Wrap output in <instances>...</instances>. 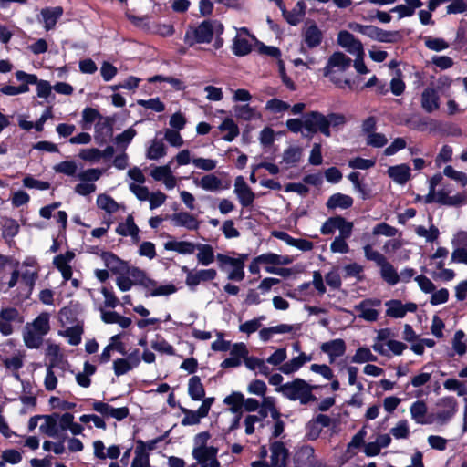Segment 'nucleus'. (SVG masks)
Masks as SVG:
<instances>
[{"instance_id": "obj_2", "label": "nucleus", "mask_w": 467, "mask_h": 467, "mask_svg": "<svg viewBox=\"0 0 467 467\" xmlns=\"http://www.w3.org/2000/svg\"><path fill=\"white\" fill-rule=\"evenodd\" d=\"M351 66V59L342 52L333 53L324 68V76L328 78L337 88H351L349 79L343 78V74Z\"/></svg>"}, {"instance_id": "obj_60", "label": "nucleus", "mask_w": 467, "mask_h": 467, "mask_svg": "<svg viewBox=\"0 0 467 467\" xmlns=\"http://www.w3.org/2000/svg\"><path fill=\"white\" fill-rule=\"evenodd\" d=\"M415 233L426 240V242H433L439 236V230L434 225H431L429 229L422 225H419L415 228Z\"/></svg>"}, {"instance_id": "obj_33", "label": "nucleus", "mask_w": 467, "mask_h": 467, "mask_svg": "<svg viewBox=\"0 0 467 467\" xmlns=\"http://www.w3.org/2000/svg\"><path fill=\"white\" fill-rule=\"evenodd\" d=\"M63 15V8L60 6L47 7L41 10L42 21L47 31L53 29L57 20Z\"/></svg>"}, {"instance_id": "obj_34", "label": "nucleus", "mask_w": 467, "mask_h": 467, "mask_svg": "<svg viewBox=\"0 0 467 467\" xmlns=\"http://www.w3.org/2000/svg\"><path fill=\"white\" fill-rule=\"evenodd\" d=\"M196 244L189 241L170 240L164 244L167 251H174L178 254L189 255L196 251Z\"/></svg>"}, {"instance_id": "obj_3", "label": "nucleus", "mask_w": 467, "mask_h": 467, "mask_svg": "<svg viewBox=\"0 0 467 467\" xmlns=\"http://www.w3.org/2000/svg\"><path fill=\"white\" fill-rule=\"evenodd\" d=\"M317 388V386L310 385L306 380L296 378L292 381L285 383L283 386L275 388V391L289 400H298L301 405H306L316 400L313 390Z\"/></svg>"}, {"instance_id": "obj_58", "label": "nucleus", "mask_w": 467, "mask_h": 467, "mask_svg": "<svg viewBox=\"0 0 467 467\" xmlns=\"http://www.w3.org/2000/svg\"><path fill=\"white\" fill-rule=\"evenodd\" d=\"M78 157L90 163H98L102 159L101 150L96 148H88L80 150Z\"/></svg>"}, {"instance_id": "obj_53", "label": "nucleus", "mask_w": 467, "mask_h": 467, "mask_svg": "<svg viewBox=\"0 0 467 467\" xmlns=\"http://www.w3.org/2000/svg\"><path fill=\"white\" fill-rule=\"evenodd\" d=\"M54 170L57 173L67 176H76L78 172V165L74 161H64L54 166Z\"/></svg>"}, {"instance_id": "obj_23", "label": "nucleus", "mask_w": 467, "mask_h": 467, "mask_svg": "<svg viewBox=\"0 0 467 467\" xmlns=\"http://www.w3.org/2000/svg\"><path fill=\"white\" fill-rule=\"evenodd\" d=\"M217 276V271L213 268L201 269L189 273V276H186L185 284L191 288L194 289L202 282L213 281Z\"/></svg>"}, {"instance_id": "obj_25", "label": "nucleus", "mask_w": 467, "mask_h": 467, "mask_svg": "<svg viewBox=\"0 0 467 467\" xmlns=\"http://www.w3.org/2000/svg\"><path fill=\"white\" fill-rule=\"evenodd\" d=\"M256 41L254 36H244L237 34L233 39V53L236 56L243 57L249 54L252 50L253 43Z\"/></svg>"}, {"instance_id": "obj_57", "label": "nucleus", "mask_w": 467, "mask_h": 467, "mask_svg": "<svg viewBox=\"0 0 467 467\" xmlns=\"http://www.w3.org/2000/svg\"><path fill=\"white\" fill-rule=\"evenodd\" d=\"M443 387L445 389L449 391H454L458 394V396H465L467 395V386L465 383L456 379H448L443 382Z\"/></svg>"}, {"instance_id": "obj_26", "label": "nucleus", "mask_w": 467, "mask_h": 467, "mask_svg": "<svg viewBox=\"0 0 467 467\" xmlns=\"http://www.w3.org/2000/svg\"><path fill=\"white\" fill-rule=\"evenodd\" d=\"M311 360V355L300 352L298 356L281 365L278 369L285 375H291L298 371L305 364L310 362Z\"/></svg>"}, {"instance_id": "obj_1", "label": "nucleus", "mask_w": 467, "mask_h": 467, "mask_svg": "<svg viewBox=\"0 0 467 467\" xmlns=\"http://www.w3.org/2000/svg\"><path fill=\"white\" fill-rule=\"evenodd\" d=\"M50 331V314L40 313L32 322L26 323L23 329L25 346L30 349L39 348L45 336Z\"/></svg>"}, {"instance_id": "obj_10", "label": "nucleus", "mask_w": 467, "mask_h": 467, "mask_svg": "<svg viewBox=\"0 0 467 467\" xmlns=\"http://www.w3.org/2000/svg\"><path fill=\"white\" fill-rule=\"evenodd\" d=\"M437 406L435 420L440 424H445L455 415L458 404L453 397H445L438 402Z\"/></svg>"}, {"instance_id": "obj_59", "label": "nucleus", "mask_w": 467, "mask_h": 467, "mask_svg": "<svg viewBox=\"0 0 467 467\" xmlns=\"http://www.w3.org/2000/svg\"><path fill=\"white\" fill-rule=\"evenodd\" d=\"M151 348L155 351L162 354L170 356L175 354L173 347L160 336H157L156 338L151 342Z\"/></svg>"}, {"instance_id": "obj_29", "label": "nucleus", "mask_w": 467, "mask_h": 467, "mask_svg": "<svg viewBox=\"0 0 467 467\" xmlns=\"http://www.w3.org/2000/svg\"><path fill=\"white\" fill-rule=\"evenodd\" d=\"M172 223L177 227H184L187 230H197L200 226L198 219L187 212L175 213L171 216Z\"/></svg>"}, {"instance_id": "obj_11", "label": "nucleus", "mask_w": 467, "mask_h": 467, "mask_svg": "<svg viewBox=\"0 0 467 467\" xmlns=\"http://www.w3.org/2000/svg\"><path fill=\"white\" fill-rule=\"evenodd\" d=\"M213 402V398H207L202 400V405L200 406V408L197 410L182 409L184 417L182 420V424L184 426H191V425L198 424L202 418H204L208 415Z\"/></svg>"}, {"instance_id": "obj_5", "label": "nucleus", "mask_w": 467, "mask_h": 467, "mask_svg": "<svg viewBox=\"0 0 467 467\" xmlns=\"http://www.w3.org/2000/svg\"><path fill=\"white\" fill-rule=\"evenodd\" d=\"M235 257L224 254H217L216 260L221 271L227 274L230 281L241 282L244 279L245 262L249 258L248 254H237L233 252Z\"/></svg>"}, {"instance_id": "obj_48", "label": "nucleus", "mask_w": 467, "mask_h": 467, "mask_svg": "<svg viewBox=\"0 0 467 467\" xmlns=\"http://www.w3.org/2000/svg\"><path fill=\"white\" fill-rule=\"evenodd\" d=\"M403 38L400 31H388L379 27L376 41L381 43H397Z\"/></svg>"}, {"instance_id": "obj_7", "label": "nucleus", "mask_w": 467, "mask_h": 467, "mask_svg": "<svg viewBox=\"0 0 467 467\" xmlns=\"http://www.w3.org/2000/svg\"><path fill=\"white\" fill-rule=\"evenodd\" d=\"M75 258V253L73 251H67L65 254H58L54 257L53 264L61 273L64 282L68 280L71 281V285L78 288L80 282L77 278H72V268L70 263Z\"/></svg>"}, {"instance_id": "obj_12", "label": "nucleus", "mask_w": 467, "mask_h": 467, "mask_svg": "<svg viewBox=\"0 0 467 467\" xmlns=\"http://www.w3.org/2000/svg\"><path fill=\"white\" fill-rule=\"evenodd\" d=\"M142 287L146 290V296H167L177 291L173 284H161L150 276L147 277Z\"/></svg>"}, {"instance_id": "obj_21", "label": "nucleus", "mask_w": 467, "mask_h": 467, "mask_svg": "<svg viewBox=\"0 0 467 467\" xmlns=\"http://www.w3.org/2000/svg\"><path fill=\"white\" fill-rule=\"evenodd\" d=\"M270 452L269 467H286L289 452L282 441L271 442Z\"/></svg>"}, {"instance_id": "obj_4", "label": "nucleus", "mask_w": 467, "mask_h": 467, "mask_svg": "<svg viewBox=\"0 0 467 467\" xmlns=\"http://www.w3.org/2000/svg\"><path fill=\"white\" fill-rule=\"evenodd\" d=\"M223 31V25L215 20H206L197 26H191L187 29L184 36V42L189 46L195 44L210 43L214 34L221 35Z\"/></svg>"}, {"instance_id": "obj_47", "label": "nucleus", "mask_w": 467, "mask_h": 467, "mask_svg": "<svg viewBox=\"0 0 467 467\" xmlns=\"http://www.w3.org/2000/svg\"><path fill=\"white\" fill-rule=\"evenodd\" d=\"M166 155V147L161 140H153L147 150V158L158 160Z\"/></svg>"}, {"instance_id": "obj_38", "label": "nucleus", "mask_w": 467, "mask_h": 467, "mask_svg": "<svg viewBox=\"0 0 467 467\" xmlns=\"http://www.w3.org/2000/svg\"><path fill=\"white\" fill-rule=\"evenodd\" d=\"M266 363V360L253 356H248L244 360V365L249 370L265 377L269 376L271 372V369Z\"/></svg>"}, {"instance_id": "obj_14", "label": "nucleus", "mask_w": 467, "mask_h": 467, "mask_svg": "<svg viewBox=\"0 0 467 467\" xmlns=\"http://www.w3.org/2000/svg\"><path fill=\"white\" fill-rule=\"evenodd\" d=\"M92 409L105 418H112L117 420H122L129 415V409L127 407L114 408L109 403L94 400Z\"/></svg>"}, {"instance_id": "obj_45", "label": "nucleus", "mask_w": 467, "mask_h": 467, "mask_svg": "<svg viewBox=\"0 0 467 467\" xmlns=\"http://www.w3.org/2000/svg\"><path fill=\"white\" fill-rule=\"evenodd\" d=\"M377 360L378 357L367 347L358 348L351 358V361L356 364L376 362Z\"/></svg>"}, {"instance_id": "obj_43", "label": "nucleus", "mask_w": 467, "mask_h": 467, "mask_svg": "<svg viewBox=\"0 0 467 467\" xmlns=\"http://www.w3.org/2000/svg\"><path fill=\"white\" fill-rule=\"evenodd\" d=\"M234 111L237 118L244 120L256 119L261 117L256 109L251 107L249 104L236 105L234 107Z\"/></svg>"}, {"instance_id": "obj_32", "label": "nucleus", "mask_w": 467, "mask_h": 467, "mask_svg": "<svg viewBox=\"0 0 467 467\" xmlns=\"http://www.w3.org/2000/svg\"><path fill=\"white\" fill-rule=\"evenodd\" d=\"M101 259L108 269L115 274H124L128 264L110 252H103Z\"/></svg>"}, {"instance_id": "obj_13", "label": "nucleus", "mask_w": 467, "mask_h": 467, "mask_svg": "<svg viewBox=\"0 0 467 467\" xmlns=\"http://www.w3.org/2000/svg\"><path fill=\"white\" fill-rule=\"evenodd\" d=\"M248 358V349L244 343H234L230 349V357L221 363L222 368H237L242 364V360Z\"/></svg>"}, {"instance_id": "obj_62", "label": "nucleus", "mask_w": 467, "mask_h": 467, "mask_svg": "<svg viewBox=\"0 0 467 467\" xmlns=\"http://www.w3.org/2000/svg\"><path fill=\"white\" fill-rule=\"evenodd\" d=\"M424 43L426 47L436 52L445 50L450 47L443 38L439 37L427 36L424 39Z\"/></svg>"}, {"instance_id": "obj_16", "label": "nucleus", "mask_w": 467, "mask_h": 467, "mask_svg": "<svg viewBox=\"0 0 467 467\" xmlns=\"http://www.w3.org/2000/svg\"><path fill=\"white\" fill-rule=\"evenodd\" d=\"M337 43L353 56L365 55L362 43L348 31H340L338 33Z\"/></svg>"}, {"instance_id": "obj_44", "label": "nucleus", "mask_w": 467, "mask_h": 467, "mask_svg": "<svg viewBox=\"0 0 467 467\" xmlns=\"http://www.w3.org/2000/svg\"><path fill=\"white\" fill-rule=\"evenodd\" d=\"M188 393L194 400H201L203 399L205 391L199 377L193 376L189 379Z\"/></svg>"}, {"instance_id": "obj_20", "label": "nucleus", "mask_w": 467, "mask_h": 467, "mask_svg": "<svg viewBox=\"0 0 467 467\" xmlns=\"http://www.w3.org/2000/svg\"><path fill=\"white\" fill-rule=\"evenodd\" d=\"M420 105L427 113H432L440 109V95L434 85L431 84L423 89Z\"/></svg>"}, {"instance_id": "obj_61", "label": "nucleus", "mask_w": 467, "mask_h": 467, "mask_svg": "<svg viewBox=\"0 0 467 467\" xmlns=\"http://www.w3.org/2000/svg\"><path fill=\"white\" fill-rule=\"evenodd\" d=\"M136 134L137 132L133 128H129L115 138V143L118 147L126 149Z\"/></svg>"}, {"instance_id": "obj_8", "label": "nucleus", "mask_w": 467, "mask_h": 467, "mask_svg": "<svg viewBox=\"0 0 467 467\" xmlns=\"http://www.w3.org/2000/svg\"><path fill=\"white\" fill-rule=\"evenodd\" d=\"M140 364V354L139 349H135L126 358H119L113 362V370L117 377L127 374Z\"/></svg>"}, {"instance_id": "obj_35", "label": "nucleus", "mask_w": 467, "mask_h": 467, "mask_svg": "<svg viewBox=\"0 0 467 467\" xmlns=\"http://www.w3.org/2000/svg\"><path fill=\"white\" fill-rule=\"evenodd\" d=\"M43 420L44 422L39 427L40 431L51 438H60L59 421L56 419V413L43 416Z\"/></svg>"}, {"instance_id": "obj_63", "label": "nucleus", "mask_w": 467, "mask_h": 467, "mask_svg": "<svg viewBox=\"0 0 467 467\" xmlns=\"http://www.w3.org/2000/svg\"><path fill=\"white\" fill-rule=\"evenodd\" d=\"M124 274H127L131 278L134 285H138L140 286L143 285L144 282L148 277L147 274L143 270L134 266H128Z\"/></svg>"}, {"instance_id": "obj_28", "label": "nucleus", "mask_w": 467, "mask_h": 467, "mask_svg": "<svg viewBox=\"0 0 467 467\" xmlns=\"http://www.w3.org/2000/svg\"><path fill=\"white\" fill-rule=\"evenodd\" d=\"M387 173L394 182L400 185L406 184L411 177V170L406 163L389 167Z\"/></svg>"}, {"instance_id": "obj_41", "label": "nucleus", "mask_w": 467, "mask_h": 467, "mask_svg": "<svg viewBox=\"0 0 467 467\" xmlns=\"http://www.w3.org/2000/svg\"><path fill=\"white\" fill-rule=\"evenodd\" d=\"M382 279L390 285L400 282V276L394 266L386 259L379 266Z\"/></svg>"}, {"instance_id": "obj_15", "label": "nucleus", "mask_w": 467, "mask_h": 467, "mask_svg": "<svg viewBox=\"0 0 467 467\" xmlns=\"http://www.w3.org/2000/svg\"><path fill=\"white\" fill-rule=\"evenodd\" d=\"M234 192L243 207L251 206L255 199V194L243 176H237L235 178Z\"/></svg>"}, {"instance_id": "obj_37", "label": "nucleus", "mask_w": 467, "mask_h": 467, "mask_svg": "<svg viewBox=\"0 0 467 467\" xmlns=\"http://www.w3.org/2000/svg\"><path fill=\"white\" fill-rule=\"evenodd\" d=\"M306 5L304 1H298L291 11L284 9V16L292 26H296L306 15Z\"/></svg>"}, {"instance_id": "obj_56", "label": "nucleus", "mask_w": 467, "mask_h": 467, "mask_svg": "<svg viewBox=\"0 0 467 467\" xmlns=\"http://www.w3.org/2000/svg\"><path fill=\"white\" fill-rule=\"evenodd\" d=\"M390 433L397 440L407 439L410 436V426L407 420H400L391 428Z\"/></svg>"}, {"instance_id": "obj_55", "label": "nucleus", "mask_w": 467, "mask_h": 467, "mask_svg": "<svg viewBox=\"0 0 467 467\" xmlns=\"http://www.w3.org/2000/svg\"><path fill=\"white\" fill-rule=\"evenodd\" d=\"M443 174L451 180L458 182L462 187L467 185V174L463 171L455 170L451 165H448L443 169Z\"/></svg>"}, {"instance_id": "obj_54", "label": "nucleus", "mask_w": 467, "mask_h": 467, "mask_svg": "<svg viewBox=\"0 0 467 467\" xmlns=\"http://www.w3.org/2000/svg\"><path fill=\"white\" fill-rule=\"evenodd\" d=\"M103 174V170L98 168H90L85 171H81L77 174V178L80 182H87L90 183H94L97 182Z\"/></svg>"}, {"instance_id": "obj_6", "label": "nucleus", "mask_w": 467, "mask_h": 467, "mask_svg": "<svg viewBox=\"0 0 467 467\" xmlns=\"http://www.w3.org/2000/svg\"><path fill=\"white\" fill-rule=\"evenodd\" d=\"M381 308L382 301L379 298H366L354 306L357 317L369 323L379 320Z\"/></svg>"}, {"instance_id": "obj_18", "label": "nucleus", "mask_w": 467, "mask_h": 467, "mask_svg": "<svg viewBox=\"0 0 467 467\" xmlns=\"http://www.w3.org/2000/svg\"><path fill=\"white\" fill-rule=\"evenodd\" d=\"M21 322L19 312L15 307H5L0 311V333L9 336L14 332L13 322Z\"/></svg>"}, {"instance_id": "obj_40", "label": "nucleus", "mask_w": 467, "mask_h": 467, "mask_svg": "<svg viewBox=\"0 0 467 467\" xmlns=\"http://www.w3.org/2000/svg\"><path fill=\"white\" fill-rule=\"evenodd\" d=\"M353 204L352 197L343 194V193H335L329 197L327 202V207L328 209H348L351 207Z\"/></svg>"}, {"instance_id": "obj_46", "label": "nucleus", "mask_w": 467, "mask_h": 467, "mask_svg": "<svg viewBox=\"0 0 467 467\" xmlns=\"http://www.w3.org/2000/svg\"><path fill=\"white\" fill-rule=\"evenodd\" d=\"M314 125H316L317 132H321L326 137L331 136V130L328 129L327 115H324L318 111H311Z\"/></svg>"}, {"instance_id": "obj_39", "label": "nucleus", "mask_w": 467, "mask_h": 467, "mask_svg": "<svg viewBox=\"0 0 467 467\" xmlns=\"http://www.w3.org/2000/svg\"><path fill=\"white\" fill-rule=\"evenodd\" d=\"M218 128L224 133L223 139L226 141H233L239 135V128L231 118H226Z\"/></svg>"}, {"instance_id": "obj_52", "label": "nucleus", "mask_w": 467, "mask_h": 467, "mask_svg": "<svg viewBox=\"0 0 467 467\" xmlns=\"http://www.w3.org/2000/svg\"><path fill=\"white\" fill-rule=\"evenodd\" d=\"M1 225L5 238H13L18 234L19 224L12 218H4L1 222Z\"/></svg>"}, {"instance_id": "obj_51", "label": "nucleus", "mask_w": 467, "mask_h": 467, "mask_svg": "<svg viewBox=\"0 0 467 467\" xmlns=\"http://www.w3.org/2000/svg\"><path fill=\"white\" fill-rule=\"evenodd\" d=\"M302 157V149L297 146H291L283 153V162L287 165H295Z\"/></svg>"}, {"instance_id": "obj_50", "label": "nucleus", "mask_w": 467, "mask_h": 467, "mask_svg": "<svg viewBox=\"0 0 467 467\" xmlns=\"http://www.w3.org/2000/svg\"><path fill=\"white\" fill-rule=\"evenodd\" d=\"M83 333L82 326L77 324L75 326L67 327V329L61 333L64 337L68 338L69 344L77 346L81 342V335Z\"/></svg>"}, {"instance_id": "obj_31", "label": "nucleus", "mask_w": 467, "mask_h": 467, "mask_svg": "<svg viewBox=\"0 0 467 467\" xmlns=\"http://www.w3.org/2000/svg\"><path fill=\"white\" fill-rule=\"evenodd\" d=\"M303 39L307 47L314 48L321 44L323 33L316 24H311L304 29Z\"/></svg>"}, {"instance_id": "obj_42", "label": "nucleus", "mask_w": 467, "mask_h": 467, "mask_svg": "<svg viewBox=\"0 0 467 467\" xmlns=\"http://www.w3.org/2000/svg\"><path fill=\"white\" fill-rule=\"evenodd\" d=\"M96 202L99 209L110 214L118 212L119 209V204L106 193L99 194Z\"/></svg>"}, {"instance_id": "obj_30", "label": "nucleus", "mask_w": 467, "mask_h": 467, "mask_svg": "<svg viewBox=\"0 0 467 467\" xmlns=\"http://www.w3.org/2000/svg\"><path fill=\"white\" fill-rule=\"evenodd\" d=\"M116 233L121 236H130L134 243L140 241V229L135 224L132 215H129L125 222L118 224Z\"/></svg>"}, {"instance_id": "obj_22", "label": "nucleus", "mask_w": 467, "mask_h": 467, "mask_svg": "<svg viewBox=\"0 0 467 467\" xmlns=\"http://www.w3.org/2000/svg\"><path fill=\"white\" fill-rule=\"evenodd\" d=\"M346 349V343L341 338L324 342L320 346V350L328 356L330 364L334 363L337 358L342 357L345 354Z\"/></svg>"}, {"instance_id": "obj_24", "label": "nucleus", "mask_w": 467, "mask_h": 467, "mask_svg": "<svg viewBox=\"0 0 467 467\" xmlns=\"http://www.w3.org/2000/svg\"><path fill=\"white\" fill-rule=\"evenodd\" d=\"M193 183L196 187L212 192L228 188V186H223L222 180L213 173L206 174L200 179L194 178Z\"/></svg>"}, {"instance_id": "obj_17", "label": "nucleus", "mask_w": 467, "mask_h": 467, "mask_svg": "<svg viewBox=\"0 0 467 467\" xmlns=\"http://www.w3.org/2000/svg\"><path fill=\"white\" fill-rule=\"evenodd\" d=\"M218 448L207 446L200 449H192V455L197 463L209 464L210 467H221L217 459Z\"/></svg>"}, {"instance_id": "obj_36", "label": "nucleus", "mask_w": 467, "mask_h": 467, "mask_svg": "<svg viewBox=\"0 0 467 467\" xmlns=\"http://www.w3.org/2000/svg\"><path fill=\"white\" fill-rule=\"evenodd\" d=\"M197 261L200 265L207 266L213 264L216 258L212 245L206 244H196Z\"/></svg>"}, {"instance_id": "obj_9", "label": "nucleus", "mask_w": 467, "mask_h": 467, "mask_svg": "<svg viewBox=\"0 0 467 467\" xmlns=\"http://www.w3.org/2000/svg\"><path fill=\"white\" fill-rule=\"evenodd\" d=\"M69 368L68 363H48L44 379V386L47 391L56 389L58 382V377H62Z\"/></svg>"}, {"instance_id": "obj_49", "label": "nucleus", "mask_w": 467, "mask_h": 467, "mask_svg": "<svg viewBox=\"0 0 467 467\" xmlns=\"http://www.w3.org/2000/svg\"><path fill=\"white\" fill-rule=\"evenodd\" d=\"M20 276L27 294H30L38 276L37 269H23Z\"/></svg>"}, {"instance_id": "obj_27", "label": "nucleus", "mask_w": 467, "mask_h": 467, "mask_svg": "<svg viewBox=\"0 0 467 467\" xmlns=\"http://www.w3.org/2000/svg\"><path fill=\"white\" fill-rule=\"evenodd\" d=\"M428 407L424 400H416L410 407L411 419L417 424H431L434 420L427 417Z\"/></svg>"}, {"instance_id": "obj_19", "label": "nucleus", "mask_w": 467, "mask_h": 467, "mask_svg": "<svg viewBox=\"0 0 467 467\" xmlns=\"http://www.w3.org/2000/svg\"><path fill=\"white\" fill-rule=\"evenodd\" d=\"M387 307L386 315L392 318H402L407 313H413L417 310V305L414 303L403 304L400 300H389L385 303Z\"/></svg>"}, {"instance_id": "obj_64", "label": "nucleus", "mask_w": 467, "mask_h": 467, "mask_svg": "<svg viewBox=\"0 0 467 467\" xmlns=\"http://www.w3.org/2000/svg\"><path fill=\"white\" fill-rule=\"evenodd\" d=\"M99 117V113L97 109L92 108H86L82 111V128L89 129L92 123Z\"/></svg>"}]
</instances>
